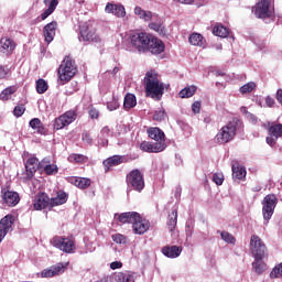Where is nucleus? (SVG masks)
<instances>
[{
  "mask_svg": "<svg viewBox=\"0 0 282 282\" xmlns=\"http://www.w3.org/2000/svg\"><path fill=\"white\" fill-rule=\"evenodd\" d=\"M177 226V209H173L167 217V228L170 232H173Z\"/></svg>",
  "mask_w": 282,
  "mask_h": 282,
  "instance_id": "nucleus-37",
  "label": "nucleus"
},
{
  "mask_svg": "<svg viewBox=\"0 0 282 282\" xmlns=\"http://www.w3.org/2000/svg\"><path fill=\"white\" fill-rule=\"evenodd\" d=\"M220 234V237L223 239V241H225V243H237V238H235V236H232V234L228 232V231H218Z\"/></svg>",
  "mask_w": 282,
  "mask_h": 282,
  "instance_id": "nucleus-44",
  "label": "nucleus"
},
{
  "mask_svg": "<svg viewBox=\"0 0 282 282\" xmlns=\"http://www.w3.org/2000/svg\"><path fill=\"white\" fill-rule=\"evenodd\" d=\"M279 204V198L274 194H268L262 200V215L265 221H270L274 215V208Z\"/></svg>",
  "mask_w": 282,
  "mask_h": 282,
  "instance_id": "nucleus-8",
  "label": "nucleus"
},
{
  "mask_svg": "<svg viewBox=\"0 0 282 282\" xmlns=\"http://www.w3.org/2000/svg\"><path fill=\"white\" fill-rule=\"evenodd\" d=\"M56 30H58V22L56 21H52L43 28L44 41L47 43V45L54 41V36H56Z\"/></svg>",
  "mask_w": 282,
  "mask_h": 282,
  "instance_id": "nucleus-21",
  "label": "nucleus"
},
{
  "mask_svg": "<svg viewBox=\"0 0 282 282\" xmlns=\"http://www.w3.org/2000/svg\"><path fill=\"white\" fill-rule=\"evenodd\" d=\"M14 50H17V43L14 40L4 36L0 39V52L1 54H4V56H12L14 53Z\"/></svg>",
  "mask_w": 282,
  "mask_h": 282,
  "instance_id": "nucleus-18",
  "label": "nucleus"
},
{
  "mask_svg": "<svg viewBox=\"0 0 282 282\" xmlns=\"http://www.w3.org/2000/svg\"><path fill=\"white\" fill-rule=\"evenodd\" d=\"M12 226H14V215L12 214L4 216L0 220V243L3 241V239H6V235L12 230Z\"/></svg>",
  "mask_w": 282,
  "mask_h": 282,
  "instance_id": "nucleus-16",
  "label": "nucleus"
},
{
  "mask_svg": "<svg viewBox=\"0 0 282 282\" xmlns=\"http://www.w3.org/2000/svg\"><path fill=\"white\" fill-rule=\"evenodd\" d=\"M51 14H53V12H52L50 9H46V10L40 15L41 21H45V19H47V17H50Z\"/></svg>",
  "mask_w": 282,
  "mask_h": 282,
  "instance_id": "nucleus-59",
  "label": "nucleus"
},
{
  "mask_svg": "<svg viewBox=\"0 0 282 282\" xmlns=\"http://www.w3.org/2000/svg\"><path fill=\"white\" fill-rule=\"evenodd\" d=\"M150 30H154V32H158L159 34H166V29L162 25V23L158 22H151L149 24Z\"/></svg>",
  "mask_w": 282,
  "mask_h": 282,
  "instance_id": "nucleus-46",
  "label": "nucleus"
},
{
  "mask_svg": "<svg viewBox=\"0 0 282 282\" xmlns=\"http://www.w3.org/2000/svg\"><path fill=\"white\" fill-rule=\"evenodd\" d=\"M134 14H138L139 19H144V21H151V19H153L152 12L144 11L140 7L134 8Z\"/></svg>",
  "mask_w": 282,
  "mask_h": 282,
  "instance_id": "nucleus-40",
  "label": "nucleus"
},
{
  "mask_svg": "<svg viewBox=\"0 0 282 282\" xmlns=\"http://www.w3.org/2000/svg\"><path fill=\"white\" fill-rule=\"evenodd\" d=\"M257 88V84L254 82H249L240 87V94H252Z\"/></svg>",
  "mask_w": 282,
  "mask_h": 282,
  "instance_id": "nucleus-45",
  "label": "nucleus"
},
{
  "mask_svg": "<svg viewBox=\"0 0 282 282\" xmlns=\"http://www.w3.org/2000/svg\"><path fill=\"white\" fill-rule=\"evenodd\" d=\"M50 89V86L47 85V82L43 78H40L36 80V91L37 94H45Z\"/></svg>",
  "mask_w": 282,
  "mask_h": 282,
  "instance_id": "nucleus-43",
  "label": "nucleus"
},
{
  "mask_svg": "<svg viewBox=\"0 0 282 282\" xmlns=\"http://www.w3.org/2000/svg\"><path fill=\"white\" fill-rule=\"evenodd\" d=\"M76 118H78V112H76V110H68L54 120L53 127L56 131L65 129V127H69Z\"/></svg>",
  "mask_w": 282,
  "mask_h": 282,
  "instance_id": "nucleus-10",
  "label": "nucleus"
},
{
  "mask_svg": "<svg viewBox=\"0 0 282 282\" xmlns=\"http://www.w3.org/2000/svg\"><path fill=\"white\" fill-rule=\"evenodd\" d=\"M118 72H120V68L118 66H116L113 69H112V74H118Z\"/></svg>",
  "mask_w": 282,
  "mask_h": 282,
  "instance_id": "nucleus-63",
  "label": "nucleus"
},
{
  "mask_svg": "<svg viewBox=\"0 0 282 282\" xmlns=\"http://www.w3.org/2000/svg\"><path fill=\"white\" fill-rule=\"evenodd\" d=\"M79 41L84 43H100V35L96 32V22L88 20L79 25Z\"/></svg>",
  "mask_w": 282,
  "mask_h": 282,
  "instance_id": "nucleus-4",
  "label": "nucleus"
},
{
  "mask_svg": "<svg viewBox=\"0 0 282 282\" xmlns=\"http://www.w3.org/2000/svg\"><path fill=\"white\" fill-rule=\"evenodd\" d=\"M182 250H184L182 246H164L161 252L164 257H167V259H177V257L182 254Z\"/></svg>",
  "mask_w": 282,
  "mask_h": 282,
  "instance_id": "nucleus-26",
  "label": "nucleus"
},
{
  "mask_svg": "<svg viewBox=\"0 0 282 282\" xmlns=\"http://www.w3.org/2000/svg\"><path fill=\"white\" fill-rule=\"evenodd\" d=\"M101 138H111V129L109 127H104L101 129Z\"/></svg>",
  "mask_w": 282,
  "mask_h": 282,
  "instance_id": "nucleus-58",
  "label": "nucleus"
},
{
  "mask_svg": "<svg viewBox=\"0 0 282 282\" xmlns=\"http://www.w3.org/2000/svg\"><path fill=\"white\" fill-rule=\"evenodd\" d=\"M148 135L151 138V140H154L155 142H164L166 144V140L164 131L160 128H150L148 129Z\"/></svg>",
  "mask_w": 282,
  "mask_h": 282,
  "instance_id": "nucleus-29",
  "label": "nucleus"
},
{
  "mask_svg": "<svg viewBox=\"0 0 282 282\" xmlns=\"http://www.w3.org/2000/svg\"><path fill=\"white\" fill-rule=\"evenodd\" d=\"M164 50H165L164 42H162V40L151 35L147 52H151V54H162V52H164Z\"/></svg>",
  "mask_w": 282,
  "mask_h": 282,
  "instance_id": "nucleus-23",
  "label": "nucleus"
},
{
  "mask_svg": "<svg viewBox=\"0 0 282 282\" xmlns=\"http://www.w3.org/2000/svg\"><path fill=\"white\" fill-rule=\"evenodd\" d=\"M271 3L272 0H258L252 8V12L257 19H270L272 17V11H270Z\"/></svg>",
  "mask_w": 282,
  "mask_h": 282,
  "instance_id": "nucleus-11",
  "label": "nucleus"
},
{
  "mask_svg": "<svg viewBox=\"0 0 282 282\" xmlns=\"http://www.w3.org/2000/svg\"><path fill=\"white\" fill-rule=\"evenodd\" d=\"M192 111L193 113H199V111H202V101H194L192 105Z\"/></svg>",
  "mask_w": 282,
  "mask_h": 282,
  "instance_id": "nucleus-57",
  "label": "nucleus"
},
{
  "mask_svg": "<svg viewBox=\"0 0 282 282\" xmlns=\"http://www.w3.org/2000/svg\"><path fill=\"white\" fill-rule=\"evenodd\" d=\"M40 170L44 171L46 175H56L58 173V166L50 164V161L46 159L40 162Z\"/></svg>",
  "mask_w": 282,
  "mask_h": 282,
  "instance_id": "nucleus-30",
  "label": "nucleus"
},
{
  "mask_svg": "<svg viewBox=\"0 0 282 282\" xmlns=\"http://www.w3.org/2000/svg\"><path fill=\"white\" fill-rule=\"evenodd\" d=\"M107 108L109 109V111H116V109L120 108V104L118 102V100L112 99L107 104Z\"/></svg>",
  "mask_w": 282,
  "mask_h": 282,
  "instance_id": "nucleus-54",
  "label": "nucleus"
},
{
  "mask_svg": "<svg viewBox=\"0 0 282 282\" xmlns=\"http://www.w3.org/2000/svg\"><path fill=\"white\" fill-rule=\"evenodd\" d=\"M111 239L115 241V243H127V237H124L122 234H113Z\"/></svg>",
  "mask_w": 282,
  "mask_h": 282,
  "instance_id": "nucleus-52",
  "label": "nucleus"
},
{
  "mask_svg": "<svg viewBox=\"0 0 282 282\" xmlns=\"http://www.w3.org/2000/svg\"><path fill=\"white\" fill-rule=\"evenodd\" d=\"M138 105V99L135 98V95L133 94H127L123 100V109L126 111H129L133 109Z\"/></svg>",
  "mask_w": 282,
  "mask_h": 282,
  "instance_id": "nucleus-34",
  "label": "nucleus"
},
{
  "mask_svg": "<svg viewBox=\"0 0 282 282\" xmlns=\"http://www.w3.org/2000/svg\"><path fill=\"white\" fill-rule=\"evenodd\" d=\"M23 113H25V106L24 105H18V106L14 107L13 116H15V118H21V116H23Z\"/></svg>",
  "mask_w": 282,
  "mask_h": 282,
  "instance_id": "nucleus-51",
  "label": "nucleus"
},
{
  "mask_svg": "<svg viewBox=\"0 0 282 282\" xmlns=\"http://www.w3.org/2000/svg\"><path fill=\"white\" fill-rule=\"evenodd\" d=\"M105 12H107V14H115V17H118V19L127 17V11L122 4H113L108 2L106 4Z\"/></svg>",
  "mask_w": 282,
  "mask_h": 282,
  "instance_id": "nucleus-24",
  "label": "nucleus"
},
{
  "mask_svg": "<svg viewBox=\"0 0 282 282\" xmlns=\"http://www.w3.org/2000/svg\"><path fill=\"white\" fill-rule=\"evenodd\" d=\"M250 251L254 259H265L268 247H265V242L261 240V237L252 235L250 239Z\"/></svg>",
  "mask_w": 282,
  "mask_h": 282,
  "instance_id": "nucleus-9",
  "label": "nucleus"
},
{
  "mask_svg": "<svg viewBox=\"0 0 282 282\" xmlns=\"http://www.w3.org/2000/svg\"><path fill=\"white\" fill-rule=\"evenodd\" d=\"M197 93V86H189L183 88L180 93L178 96L180 98H193L195 94Z\"/></svg>",
  "mask_w": 282,
  "mask_h": 282,
  "instance_id": "nucleus-39",
  "label": "nucleus"
},
{
  "mask_svg": "<svg viewBox=\"0 0 282 282\" xmlns=\"http://www.w3.org/2000/svg\"><path fill=\"white\" fill-rule=\"evenodd\" d=\"M73 184L77 186V188H89L91 186V180L85 178V177H74L73 178Z\"/></svg>",
  "mask_w": 282,
  "mask_h": 282,
  "instance_id": "nucleus-38",
  "label": "nucleus"
},
{
  "mask_svg": "<svg viewBox=\"0 0 282 282\" xmlns=\"http://www.w3.org/2000/svg\"><path fill=\"white\" fill-rule=\"evenodd\" d=\"M115 281L117 282H135V278L133 274L129 273V271L118 272L115 274Z\"/></svg>",
  "mask_w": 282,
  "mask_h": 282,
  "instance_id": "nucleus-36",
  "label": "nucleus"
},
{
  "mask_svg": "<svg viewBox=\"0 0 282 282\" xmlns=\"http://www.w3.org/2000/svg\"><path fill=\"white\" fill-rule=\"evenodd\" d=\"M239 124H241V121H239V119H234L220 128L215 137L217 144H228V142H232L235 135H237Z\"/></svg>",
  "mask_w": 282,
  "mask_h": 282,
  "instance_id": "nucleus-2",
  "label": "nucleus"
},
{
  "mask_svg": "<svg viewBox=\"0 0 282 282\" xmlns=\"http://www.w3.org/2000/svg\"><path fill=\"white\" fill-rule=\"evenodd\" d=\"M8 67L0 64V80H3V78H8Z\"/></svg>",
  "mask_w": 282,
  "mask_h": 282,
  "instance_id": "nucleus-56",
  "label": "nucleus"
},
{
  "mask_svg": "<svg viewBox=\"0 0 282 282\" xmlns=\"http://www.w3.org/2000/svg\"><path fill=\"white\" fill-rule=\"evenodd\" d=\"M177 3H184L185 6H191V3H195V0H174Z\"/></svg>",
  "mask_w": 282,
  "mask_h": 282,
  "instance_id": "nucleus-62",
  "label": "nucleus"
},
{
  "mask_svg": "<svg viewBox=\"0 0 282 282\" xmlns=\"http://www.w3.org/2000/svg\"><path fill=\"white\" fill-rule=\"evenodd\" d=\"M29 126L31 127V129H33V131L40 133L41 135H45V133H47V129H45V126H43V121H41V119L39 118H33L29 122Z\"/></svg>",
  "mask_w": 282,
  "mask_h": 282,
  "instance_id": "nucleus-31",
  "label": "nucleus"
},
{
  "mask_svg": "<svg viewBox=\"0 0 282 282\" xmlns=\"http://www.w3.org/2000/svg\"><path fill=\"white\" fill-rule=\"evenodd\" d=\"M224 173L217 172L213 174V182L217 185V186H221V184H224Z\"/></svg>",
  "mask_w": 282,
  "mask_h": 282,
  "instance_id": "nucleus-49",
  "label": "nucleus"
},
{
  "mask_svg": "<svg viewBox=\"0 0 282 282\" xmlns=\"http://www.w3.org/2000/svg\"><path fill=\"white\" fill-rule=\"evenodd\" d=\"M151 34L145 32L133 33L130 35V43L137 52L142 54L147 53V48L149 47V43L151 41Z\"/></svg>",
  "mask_w": 282,
  "mask_h": 282,
  "instance_id": "nucleus-7",
  "label": "nucleus"
},
{
  "mask_svg": "<svg viewBox=\"0 0 282 282\" xmlns=\"http://www.w3.org/2000/svg\"><path fill=\"white\" fill-rule=\"evenodd\" d=\"M143 85L147 98H156L160 100L164 96V84L160 82L159 75L154 69L145 73Z\"/></svg>",
  "mask_w": 282,
  "mask_h": 282,
  "instance_id": "nucleus-1",
  "label": "nucleus"
},
{
  "mask_svg": "<svg viewBox=\"0 0 282 282\" xmlns=\"http://www.w3.org/2000/svg\"><path fill=\"white\" fill-rule=\"evenodd\" d=\"M127 163V156L124 155H112L106 160H104V169L105 173H109L113 166H120V164Z\"/></svg>",
  "mask_w": 282,
  "mask_h": 282,
  "instance_id": "nucleus-19",
  "label": "nucleus"
},
{
  "mask_svg": "<svg viewBox=\"0 0 282 282\" xmlns=\"http://www.w3.org/2000/svg\"><path fill=\"white\" fill-rule=\"evenodd\" d=\"M232 171V178L234 180H246V167L239 165V163H236L231 166Z\"/></svg>",
  "mask_w": 282,
  "mask_h": 282,
  "instance_id": "nucleus-32",
  "label": "nucleus"
},
{
  "mask_svg": "<svg viewBox=\"0 0 282 282\" xmlns=\"http://www.w3.org/2000/svg\"><path fill=\"white\" fill-rule=\"evenodd\" d=\"M12 94H17V87L15 86L7 87L1 91L0 100H10V98H12Z\"/></svg>",
  "mask_w": 282,
  "mask_h": 282,
  "instance_id": "nucleus-41",
  "label": "nucleus"
},
{
  "mask_svg": "<svg viewBox=\"0 0 282 282\" xmlns=\"http://www.w3.org/2000/svg\"><path fill=\"white\" fill-rule=\"evenodd\" d=\"M68 265L69 263L58 262L47 269H44L41 274L44 279H52V276H58V274H63V272L67 270Z\"/></svg>",
  "mask_w": 282,
  "mask_h": 282,
  "instance_id": "nucleus-14",
  "label": "nucleus"
},
{
  "mask_svg": "<svg viewBox=\"0 0 282 282\" xmlns=\"http://www.w3.org/2000/svg\"><path fill=\"white\" fill-rule=\"evenodd\" d=\"M141 151H144L145 153H162L164 149H166V143L161 141V142H154L151 143L149 141H143L140 144Z\"/></svg>",
  "mask_w": 282,
  "mask_h": 282,
  "instance_id": "nucleus-17",
  "label": "nucleus"
},
{
  "mask_svg": "<svg viewBox=\"0 0 282 282\" xmlns=\"http://www.w3.org/2000/svg\"><path fill=\"white\" fill-rule=\"evenodd\" d=\"M269 137H267V144L275 147L276 140L282 138V123L268 122Z\"/></svg>",
  "mask_w": 282,
  "mask_h": 282,
  "instance_id": "nucleus-12",
  "label": "nucleus"
},
{
  "mask_svg": "<svg viewBox=\"0 0 282 282\" xmlns=\"http://www.w3.org/2000/svg\"><path fill=\"white\" fill-rule=\"evenodd\" d=\"M213 34L215 36H220V39H227L230 34V30L224 26V24H218L213 28Z\"/></svg>",
  "mask_w": 282,
  "mask_h": 282,
  "instance_id": "nucleus-35",
  "label": "nucleus"
},
{
  "mask_svg": "<svg viewBox=\"0 0 282 282\" xmlns=\"http://www.w3.org/2000/svg\"><path fill=\"white\" fill-rule=\"evenodd\" d=\"M97 282H107L106 280H99V281H97Z\"/></svg>",
  "mask_w": 282,
  "mask_h": 282,
  "instance_id": "nucleus-64",
  "label": "nucleus"
},
{
  "mask_svg": "<svg viewBox=\"0 0 282 282\" xmlns=\"http://www.w3.org/2000/svg\"><path fill=\"white\" fill-rule=\"evenodd\" d=\"M188 43L194 45V47H206V39L197 32H194L188 36Z\"/></svg>",
  "mask_w": 282,
  "mask_h": 282,
  "instance_id": "nucleus-28",
  "label": "nucleus"
},
{
  "mask_svg": "<svg viewBox=\"0 0 282 282\" xmlns=\"http://www.w3.org/2000/svg\"><path fill=\"white\" fill-rule=\"evenodd\" d=\"M149 228H151V223H149L147 219H143L140 217V214H138V218L132 223V230L134 235H144Z\"/></svg>",
  "mask_w": 282,
  "mask_h": 282,
  "instance_id": "nucleus-20",
  "label": "nucleus"
},
{
  "mask_svg": "<svg viewBox=\"0 0 282 282\" xmlns=\"http://www.w3.org/2000/svg\"><path fill=\"white\" fill-rule=\"evenodd\" d=\"M51 243L66 254H72L76 250V241L72 237L54 236Z\"/></svg>",
  "mask_w": 282,
  "mask_h": 282,
  "instance_id": "nucleus-6",
  "label": "nucleus"
},
{
  "mask_svg": "<svg viewBox=\"0 0 282 282\" xmlns=\"http://www.w3.org/2000/svg\"><path fill=\"white\" fill-rule=\"evenodd\" d=\"M77 72L76 62L70 56H65L57 69V76L62 83H69Z\"/></svg>",
  "mask_w": 282,
  "mask_h": 282,
  "instance_id": "nucleus-3",
  "label": "nucleus"
},
{
  "mask_svg": "<svg viewBox=\"0 0 282 282\" xmlns=\"http://www.w3.org/2000/svg\"><path fill=\"white\" fill-rule=\"evenodd\" d=\"M265 105L269 107H274L275 105L274 98H272L271 96L265 97Z\"/></svg>",
  "mask_w": 282,
  "mask_h": 282,
  "instance_id": "nucleus-60",
  "label": "nucleus"
},
{
  "mask_svg": "<svg viewBox=\"0 0 282 282\" xmlns=\"http://www.w3.org/2000/svg\"><path fill=\"white\" fill-rule=\"evenodd\" d=\"M83 142H86V144H91L94 142V139H91V134L89 132H84L82 134Z\"/></svg>",
  "mask_w": 282,
  "mask_h": 282,
  "instance_id": "nucleus-55",
  "label": "nucleus"
},
{
  "mask_svg": "<svg viewBox=\"0 0 282 282\" xmlns=\"http://www.w3.org/2000/svg\"><path fill=\"white\" fill-rule=\"evenodd\" d=\"M115 218L119 221V224H133L135 219L138 218L137 212H127L122 214H116Z\"/></svg>",
  "mask_w": 282,
  "mask_h": 282,
  "instance_id": "nucleus-27",
  "label": "nucleus"
},
{
  "mask_svg": "<svg viewBox=\"0 0 282 282\" xmlns=\"http://www.w3.org/2000/svg\"><path fill=\"white\" fill-rule=\"evenodd\" d=\"M69 199V194L64 191H58L55 197L50 198V210L52 208H56V206H63V204H67Z\"/></svg>",
  "mask_w": 282,
  "mask_h": 282,
  "instance_id": "nucleus-25",
  "label": "nucleus"
},
{
  "mask_svg": "<svg viewBox=\"0 0 282 282\" xmlns=\"http://www.w3.org/2000/svg\"><path fill=\"white\" fill-rule=\"evenodd\" d=\"M1 199L2 204H6V206H9V208H14L21 202V196H19V193L12 192V191H1Z\"/></svg>",
  "mask_w": 282,
  "mask_h": 282,
  "instance_id": "nucleus-15",
  "label": "nucleus"
},
{
  "mask_svg": "<svg viewBox=\"0 0 282 282\" xmlns=\"http://www.w3.org/2000/svg\"><path fill=\"white\" fill-rule=\"evenodd\" d=\"M68 162H70V164H87L89 158L85 154L72 153L68 155Z\"/></svg>",
  "mask_w": 282,
  "mask_h": 282,
  "instance_id": "nucleus-33",
  "label": "nucleus"
},
{
  "mask_svg": "<svg viewBox=\"0 0 282 282\" xmlns=\"http://www.w3.org/2000/svg\"><path fill=\"white\" fill-rule=\"evenodd\" d=\"M25 169H26L25 180H32V177H34V173L41 170V162H39V159L31 156L26 160Z\"/></svg>",
  "mask_w": 282,
  "mask_h": 282,
  "instance_id": "nucleus-22",
  "label": "nucleus"
},
{
  "mask_svg": "<svg viewBox=\"0 0 282 282\" xmlns=\"http://www.w3.org/2000/svg\"><path fill=\"white\" fill-rule=\"evenodd\" d=\"M252 265L256 274H263V272H265V263H263V259H254Z\"/></svg>",
  "mask_w": 282,
  "mask_h": 282,
  "instance_id": "nucleus-42",
  "label": "nucleus"
},
{
  "mask_svg": "<svg viewBox=\"0 0 282 282\" xmlns=\"http://www.w3.org/2000/svg\"><path fill=\"white\" fill-rule=\"evenodd\" d=\"M88 113L93 120H98V118H100V111H98L94 106L88 107Z\"/></svg>",
  "mask_w": 282,
  "mask_h": 282,
  "instance_id": "nucleus-50",
  "label": "nucleus"
},
{
  "mask_svg": "<svg viewBox=\"0 0 282 282\" xmlns=\"http://www.w3.org/2000/svg\"><path fill=\"white\" fill-rule=\"evenodd\" d=\"M281 276H282V262L275 265L270 273V279H281Z\"/></svg>",
  "mask_w": 282,
  "mask_h": 282,
  "instance_id": "nucleus-48",
  "label": "nucleus"
},
{
  "mask_svg": "<svg viewBox=\"0 0 282 282\" xmlns=\"http://www.w3.org/2000/svg\"><path fill=\"white\" fill-rule=\"evenodd\" d=\"M33 210H50V195L45 192H39L32 200Z\"/></svg>",
  "mask_w": 282,
  "mask_h": 282,
  "instance_id": "nucleus-13",
  "label": "nucleus"
},
{
  "mask_svg": "<svg viewBox=\"0 0 282 282\" xmlns=\"http://www.w3.org/2000/svg\"><path fill=\"white\" fill-rule=\"evenodd\" d=\"M44 4L48 6L47 10L54 13V10L58 6V0H44Z\"/></svg>",
  "mask_w": 282,
  "mask_h": 282,
  "instance_id": "nucleus-53",
  "label": "nucleus"
},
{
  "mask_svg": "<svg viewBox=\"0 0 282 282\" xmlns=\"http://www.w3.org/2000/svg\"><path fill=\"white\" fill-rule=\"evenodd\" d=\"M126 183L128 188H132L137 193L144 191V174L139 169L130 171L126 176Z\"/></svg>",
  "mask_w": 282,
  "mask_h": 282,
  "instance_id": "nucleus-5",
  "label": "nucleus"
},
{
  "mask_svg": "<svg viewBox=\"0 0 282 282\" xmlns=\"http://www.w3.org/2000/svg\"><path fill=\"white\" fill-rule=\"evenodd\" d=\"M110 268H111V270H118V269L122 268V262H120V261H115V262H112V263L110 264Z\"/></svg>",
  "mask_w": 282,
  "mask_h": 282,
  "instance_id": "nucleus-61",
  "label": "nucleus"
},
{
  "mask_svg": "<svg viewBox=\"0 0 282 282\" xmlns=\"http://www.w3.org/2000/svg\"><path fill=\"white\" fill-rule=\"evenodd\" d=\"M155 122H162L166 120V111L164 109L156 110L152 117Z\"/></svg>",
  "mask_w": 282,
  "mask_h": 282,
  "instance_id": "nucleus-47",
  "label": "nucleus"
}]
</instances>
